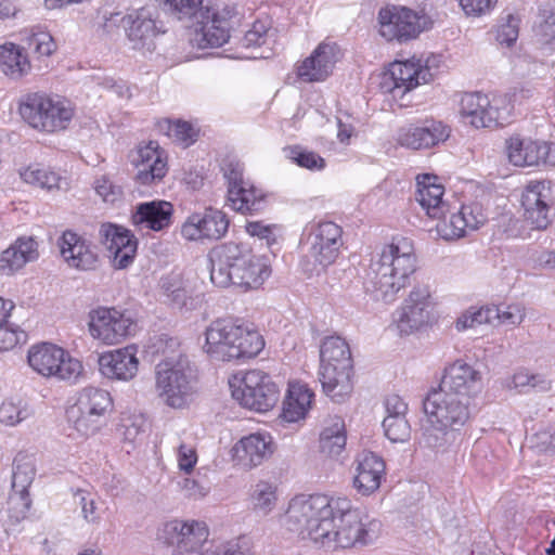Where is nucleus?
<instances>
[{
	"label": "nucleus",
	"mask_w": 555,
	"mask_h": 555,
	"mask_svg": "<svg viewBox=\"0 0 555 555\" xmlns=\"http://www.w3.org/2000/svg\"><path fill=\"white\" fill-rule=\"evenodd\" d=\"M276 501V488L272 483L259 481L250 490V508L259 516L269 515L275 508Z\"/></svg>",
	"instance_id": "43"
},
{
	"label": "nucleus",
	"mask_w": 555,
	"mask_h": 555,
	"mask_svg": "<svg viewBox=\"0 0 555 555\" xmlns=\"http://www.w3.org/2000/svg\"><path fill=\"white\" fill-rule=\"evenodd\" d=\"M68 423L81 436L95 435L104 424V418L96 415V413L81 409L78 404L74 403L66 411Z\"/></svg>",
	"instance_id": "42"
},
{
	"label": "nucleus",
	"mask_w": 555,
	"mask_h": 555,
	"mask_svg": "<svg viewBox=\"0 0 555 555\" xmlns=\"http://www.w3.org/2000/svg\"><path fill=\"white\" fill-rule=\"evenodd\" d=\"M386 437L391 442H404L409 440L411 427L405 416H386L383 421Z\"/></svg>",
	"instance_id": "51"
},
{
	"label": "nucleus",
	"mask_w": 555,
	"mask_h": 555,
	"mask_svg": "<svg viewBox=\"0 0 555 555\" xmlns=\"http://www.w3.org/2000/svg\"><path fill=\"white\" fill-rule=\"evenodd\" d=\"M415 201L434 219H441L448 210L447 203L442 199L444 189L437 183V177L423 175L417 177Z\"/></svg>",
	"instance_id": "30"
},
{
	"label": "nucleus",
	"mask_w": 555,
	"mask_h": 555,
	"mask_svg": "<svg viewBox=\"0 0 555 555\" xmlns=\"http://www.w3.org/2000/svg\"><path fill=\"white\" fill-rule=\"evenodd\" d=\"M506 386L519 389L520 391H525L526 388H532L544 392L551 390L552 383L541 374H530L528 371L521 370L511 377Z\"/></svg>",
	"instance_id": "47"
},
{
	"label": "nucleus",
	"mask_w": 555,
	"mask_h": 555,
	"mask_svg": "<svg viewBox=\"0 0 555 555\" xmlns=\"http://www.w3.org/2000/svg\"><path fill=\"white\" fill-rule=\"evenodd\" d=\"M98 364L101 374L106 378L128 382L138 373L137 347L130 345L101 353L98 357Z\"/></svg>",
	"instance_id": "24"
},
{
	"label": "nucleus",
	"mask_w": 555,
	"mask_h": 555,
	"mask_svg": "<svg viewBox=\"0 0 555 555\" xmlns=\"http://www.w3.org/2000/svg\"><path fill=\"white\" fill-rule=\"evenodd\" d=\"M157 295L164 305L182 310L192 299V292L188 281L181 273L171 272L163 275L157 284Z\"/></svg>",
	"instance_id": "32"
},
{
	"label": "nucleus",
	"mask_w": 555,
	"mask_h": 555,
	"mask_svg": "<svg viewBox=\"0 0 555 555\" xmlns=\"http://www.w3.org/2000/svg\"><path fill=\"white\" fill-rule=\"evenodd\" d=\"M343 230L332 221L319 223L312 231L310 256L322 267L332 264L343 246Z\"/></svg>",
	"instance_id": "23"
},
{
	"label": "nucleus",
	"mask_w": 555,
	"mask_h": 555,
	"mask_svg": "<svg viewBox=\"0 0 555 555\" xmlns=\"http://www.w3.org/2000/svg\"><path fill=\"white\" fill-rule=\"evenodd\" d=\"M89 332L107 345L118 344L132 335L135 324L130 315L115 308L99 307L89 313Z\"/></svg>",
	"instance_id": "15"
},
{
	"label": "nucleus",
	"mask_w": 555,
	"mask_h": 555,
	"mask_svg": "<svg viewBox=\"0 0 555 555\" xmlns=\"http://www.w3.org/2000/svg\"><path fill=\"white\" fill-rule=\"evenodd\" d=\"M230 207L243 215L262 211L267 206L266 194L249 181L234 191L228 192Z\"/></svg>",
	"instance_id": "34"
},
{
	"label": "nucleus",
	"mask_w": 555,
	"mask_h": 555,
	"mask_svg": "<svg viewBox=\"0 0 555 555\" xmlns=\"http://www.w3.org/2000/svg\"><path fill=\"white\" fill-rule=\"evenodd\" d=\"M131 163L135 168L134 179L142 185L158 184L168 172L166 152L156 141L139 146Z\"/></svg>",
	"instance_id": "18"
},
{
	"label": "nucleus",
	"mask_w": 555,
	"mask_h": 555,
	"mask_svg": "<svg viewBox=\"0 0 555 555\" xmlns=\"http://www.w3.org/2000/svg\"><path fill=\"white\" fill-rule=\"evenodd\" d=\"M74 502L80 507L81 516L86 521L90 524L99 522L100 515L98 513L95 495L92 492L77 489L74 492Z\"/></svg>",
	"instance_id": "52"
},
{
	"label": "nucleus",
	"mask_w": 555,
	"mask_h": 555,
	"mask_svg": "<svg viewBox=\"0 0 555 555\" xmlns=\"http://www.w3.org/2000/svg\"><path fill=\"white\" fill-rule=\"evenodd\" d=\"M208 537L206 526L199 521H188L179 545L185 544V547H203Z\"/></svg>",
	"instance_id": "57"
},
{
	"label": "nucleus",
	"mask_w": 555,
	"mask_h": 555,
	"mask_svg": "<svg viewBox=\"0 0 555 555\" xmlns=\"http://www.w3.org/2000/svg\"><path fill=\"white\" fill-rule=\"evenodd\" d=\"M31 410L22 399L5 400L0 405V423L7 426H15L28 418Z\"/></svg>",
	"instance_id": "48"
},
{
	"label": "nucleus",
	"mask_w": 555,
	"mask_h": 555,
	"mask_svg": "<svg viewBox=\"0 0 555 555\" xmlns=\"http://www.w3.org/2000/svg\"><path fill=\"white\" fill-rule=\"evenodd\" d=\"M38 257V243L33 237H20L2 251L0 271L8 275L13 274Z\"/></svg>",
	"instance_id": "31"
},
{
	"label": "nucleus",
	"mask_w": 555,
	"mask_h": 555,
	"mask_svg": "<svg viewBox=\"0 0 555 555\" xmlns=\"http://www.w3.org/2000/svg\"><path fill=\"white\" fill-rule=\"evenodd\" d=\"M344 56V50L336 42L323 41L297 69H331L340 64Z\"/></svg>",
	"instance_id": "38"
},
{
	"label": "nucleus",
	"mask_w": 555,
	"mask_h": 555,
	"mask_svg": "<svg viewBox=\"0 0 555 555\" xmlns=\"http://www.w3.org/2000/svg\"><path fill=\"white\" fill-rule=\"evenodd\" d=\"M506 153L509 163L519 167L555 165V145L546 141L514 135L506 140Z\"/></svg>",
	"instance_id": "17"
},
{
	"label": "nucleus",
	"mask_w": 555,
	"mask_h": 555,
	"mask_svg": "<svg viewBox=\"0 0 555 555\" xmlns=\"http://www.w3.org/2000/svg\"><path fill=\"white\" fill-rule=\"evenodd\" d=\"M288 157L302 168L309 170H322L325 167V159L312 151L305 150L300 146L289 147Z\"/></svg>",
	"instance_id": "53"
},
{
	"label": "nucleus",
	"mask_w": 555,
	"mask_h": 555,
	"mask_svg": "<svg viewBox=\"0 0 555 555\" xmlns=\"http://www.w3.org/2000/svg\"><path fill=\"white\" fill-rule=\"evenodd\" d=\"M444 217L446 215L438 219L436 225L438 235L446 241L463 237L466 233L467 223H465V218L461 216L460 211L451 214L448 220Z\"/></svg>",
	"instance_id": "49"
},
{
	"label": "nucleus",
	"mask_w": 555,
	"mask_h": 555,
	"mask_svg": "<svg viewBox=\"0 0 555 555\" xmlns=\"http://www.w3.org/2000/svg\"><path fill=\"white\" fill-rule=\"evenodd\" d=\"M232 397L238 403L256 412H267L279 401L281 388L272 377L260 370H249L241 378L230 382Z\"/></svg>",
	"instance_id": "10"
},
{
	"label": "nucleus",
	"mask_w": 555,
	"mask_h": 555,
	"mask_svg": "<svg viewBox=\"0 0 555 555\" xmlns=\"http://www.w3.org/2000/svg\"><path fill=\"white\" fill-rule=\"evenodd\" d=\"M209 260L210 280L218 287L258 288L271 272L261 257L241 243L229 242L214 247Z\"/></svg>",
	"instance_id": "3"
},
{
	"label": "nucleus",
	"mask_w": 555,
	"mask_h": 555,
	"mask_svg": "<svg viewBox=\"0 0 555 555\" xmlns=\"http://www.w3.org/2000/svg\"><path fill=\"white\" fill-rule=\"evenodd\" d=\"M28 363L42 376H54L64 380H75L82 372L79 360L69 357L63 348L49 343L31 347L28 351Z\"/></svg>",
	"instance_id": "13"
},
{
	"label": "nucleus",
	"mask_w": 555,
	"mask_h": 555,
	"mask_svg": "<svg viewBox=\"0 0 555 555\" xmlns=\"http://www.w3.org/2000/svg\"><path fill=\"white\" fill-rule=\"evenodd\" d=\"M61 256L74 269L93 270L98 263V255L91 244L70 230L65 231L59 240Z\"/></svg>",
	"instance_id": "27"
},
{
	"label": "nucleus",
	"mask_w": 555,
	"mask_h": 555,
	"mask_svg": "<svg viewBox=\"0 0 555 555\" xmlns=\"http://www.w3.org/2000/svg\"><path fill=\"white\" fill-rule=\"evenodd\" d=\"M525 309L520 305H509L504 309L500 308L498 321L500 324L518 325L525 319Z\"/></svg>",
	"instance_id": "64"
},
{
	"label": "nucleus",
	"mask_w": 555,
	"mask_h": 555,
	"mask_svg": "<svg viewBox=\"0 0 555 555\" xmlns=\"http://www.w3.org/2000/svg\"><path fill=\"white\" fill-rule=\"evenodd\" d=\"M460 114L468 118L476 128H490L499 125V113L490 104L488 96L481 92H467L460 95Z\"/></svg>",
	"instance_id": "29"
},
{
	"label": "nucleus",
	"mask_w": 555,
	"mask_h": 555,
	"mask_svg": "<svg viewBox=\"0 0 555 555\" xmlns=\"http://www.w3.org/2000/svg\"><path fill=\"white\" fill-rule=\"evenodd\" d=\"M428 426L423 434L426 447L444 450L453 444L470 418V402L430 389L423 400Z\"/></svg>",
	"instance_id": "5"
},
{
	"label": "nucleus",
	"mask_w": 555,
	"mask_h": 555,
	"mask_svg": "<svg viewBox=\"0 0 555 555\" xmlns=\"http://www.w3.org/2000/svg\"><path fill=\"white\" fill-rule=\"evenodd\" d=\"M75 113V104L59 94L31 93L20 105V114L24 121L46 133L66 130Z\"/></svg>",
	"instance_id": "8"
},
{
	"label": "nucleus",
	"mask_w": 555,
	"mask_h": 555,
	"mask_svg": "<svg viewBox=\"0 0 555 555\" xmlns=\"http://www.w3.org/2000/svg\"><path fill=\"white\" fill-rule=\"evenodd\" d=\"M99 238L113 254V264L116 269H125L133 261L138 242L130 230L113 223H103L99 230Z\"/></svg>",
	"instance_id": "22"
},
{
	"label": "nucleus",
	"mask_w": 555,
	"mask_h": 555,
	"mask_svg": "<svg viewBox=\"0 0 555 555\" xmlns=\"http://www.w3.org/2000/svg\"><path fill=\"white\" fill-rule=\"evenodd\" d=\"M519 18L508 14L506 18L498 25L495 39L501 46L512 47L519 35Z\"/></svg>",
	"instance_id": "55"
},
{
	"label": "nucleus",
	"mask_w": 555,
	"mask_h": 555,
	"mask_svg": "<svg viewBox=\"0 0 555 555\" xmlns=\"http://www.w3.org/2000/svg\"><path fill=\"white\" fill-rule=\"evenodd\" d=\"M95 193L107 204H116L122 198L121 186L115 184L107 176H101L93 182Z\"/></svg>",
	"instance_id": "58"
},
{
	"label": "nucleus",
	"mask_w": 555,
	"mask_h": 555,
	"mask_svg": "<svg viewBox=\"0 0 555 555\" xmlns=\"http://www.w3.org/2000/svg\"><path fill=\"white\" fill-rule=\"evenodd\" d=\"M29 65L27 54L24 48L13 43L4 42L0 44V66L8 69H24Z\"/></svg>",
	"instance_id": "50"
},
{
	"label": "nucleus",
	"mask_w": 555,
	"mask_h": 555,
	"mask_svg": "<svg viewBox=\"0 0 555 555\" xmlns=\"http://www.w3.org/2000/svg\"><path fill=\"white\" fill-rule=\"evenodd\" d=\"M320 366H332L338 369L351 367V353L348 344L340 337H327L320 349Z\"/></svg>",
	"instance_id": "39"
},
{
	"label": "nucleus",
	"mask_w": 555,
	"mask_h": 555,
	"mask_svg": "<svg viewBox=\"0 0 555 555\" xmlns=\"http://www.w3.org/2000/svg\"><path fill=\"white\" fill-rule=\"evenodd\" d=\"M263 346L264 341L255 328L230 320H217L206 330L205 351L217 361L250 359Z\"/></svg>",
	"instance_id": "7"
},
{
	"label": "nucleus",
	"mask_w": 555,
	"mask_h": 555,
	"mask_svg": "<svg viewBox=\"0 0 555 555\" xmlns=\"http://www.w3.org/2000/svg\"><path fill=\"white\" fill-rule=\"evenodd\" d=\"M165 357L155 367V389L157 397L173 409L186 406L196 392V375L186 356L179 350L177 338L162 336Z\"/></svg>",
	"instance_id": "4"
},
{
	"label": "nucleus",
	"mask_w": 555,
	"mask_h": 555,
	"mask_svg": "<svg viewBox=\"0 0 555 555\" xmlns=\"http://www.w3.org/2000/svg\"><path fill=\"white\" fill-rule=\"evenodd\" d=\"M524 217L534 229H546L555 210V185L550 180L530 181L521 195Z\"/></svg>",
	"instance_id": "14"
},
{
	"label": "nucleus",
	"mask_w": 555,
	"mask_h": 555,
	"mask_svg": "<svg viewBox=\"0 0 555 555\" xmlns=\"http://www.w3.org/2000/svg\"><path fill=\"white\" fill-rule=\"evenodd\" d=\"M541 35L550 42L555 44V5H546L539 10Z\"/></svg>",
	"instance_id": "59"
},
{
	"label": "nucleus",
	"mask_w": 555,
	"mask_h": 555,
	"mask_svg": "<svg viewBox=\"0 0 555 555\" xmlns=\"http://www.w3.org/2000/svg\"><path fill=\"white\" fill-rule=\"evenodd\" d=\"M430 80H433L431 72H383L380 86L385 92H400L403 95L421 83H427Z\"/></svg>",
	"instance_id": "37"
},
{
	"label": "nucleus",
	"mask_w": 555,
	"mask_h": 555,
	"mask_svg": "<svg viewBox=\"0 0 555 555\" xmlns=\"http://www.w3.org/2000/svg\"><path fill=\"white\" fill-rule=\"evenodd\" d=\"M221 170L228 182V192L234 191L247 182L244 179V165L236 158H225L222 163Z\"/></svg>",
	"instance_id": "56"
},
{
	"label": "nucleus",
	"mask_w": 555,
	"mask_h": 555,
	"mask_svg": "<svg viewBox=\"0 0 555 555\" xmlns=\"http://www.w3.org/2000/svg\"><path fill=\"white\" fill-rule=\"evenodd\" d=\"M416 269L417 259L412 242L405 237H396L372 258L367 289L376 300L392 302L398 293L409 284L410 276Z\"/></svg>",
	"instance_id": "2"
},
{
	"label": "nucleus",
	"mask_w": 555,
	"mask_h": 555,
	"mask_svg": "<svg viewBox=\"0 0 555 555\" xmlns=\"http://www.w3.org/2000/svg\"><path fill=\"white\" fill-rule=\"evenodd\" d=\"M285 526L325 551L372 543L380 531L376 519L363 524L348 499L325 494L293 498L285 513Z\"/></svg>",
	"instance_id": "1"
},
{
	"label": "nucleus",
	"mask_w": 555,
	"mask_h": 555,
	"mask_svg": "<svg viewBox=\"0 0 555 555\" xmlns=\"http://www.w3.org/2000/svg\"><path fill=\"white\" fill-rule=\"evenodd\" d=\"M275 42V29L272 28L271 22L266 20H257L251 28L246 31L244 38H243V44L244 47L248 48H261L263 46H267V50L262 52L251 53V54H245L242 55V59H251V60H258V59H268L271 55V46Z\"/></svg>",
	"instance_id": "36"
},
{
	"label": "nucleus",
	"mask_w": 555,
	"mask_h": 555,
	"mask_svg": "<svg viewBox=\"0 0 555 555\" xmlns=\"http://www.w3.org/2000/svg\"><path fill=\"white\" fill-rule=\"evenodd\" d=\"M173 206L166 201L140 203L131 214V222L139 232H159L171 224Z\"/></svg>",
	"instance_id": "26"
},
{
	"label": "nucleus",
	"mask_w": 555,
	"mask_h": 555,
	"mask_svg": "<svg viewBox=\"0 0 555 555\" xmlns=\"http://www.w3.org/2000/svg\"><path fill=\"white\" fill-rule=\"evenodd\" d=\"M379 35L387 41L400 43L416 39L431 28L433 20L422 11L389 4L378 11Z\"/></svg>",
	"instance_id": "11"
},
{
	"label": "nucleus",
	"mask_w": 555,
	"mask_h": 555,
	"mask_svg": "<svg viewBox=\"0 0 555 555\" xmlns=\"http://www.w3.org/2000/svg\"><path fill=\"white\" fill-rule=\"evenodd\" d=\"M29 46L35 47L36 53L39 55L48 56L51 55L55 49V42L51 35L47 33H33L28 37Z\"/></svg>",
	"instance_id": "61"
},
{
	"label": "nucleus",
	"mask_w": 555,
	"mask_h": 555,
	"mask_svg": "<svg viewBox=\"0 0 555 555\" xmlns=\"http://www.w3.org/2000/svg\"><path fill=\"white\" fill-rule=\"evenodd\" d=\"M459 211L465 218V223H467L469 230H477L487 221V217L478 204L464 205Z\"/></svg>",
	"instance_id": "62"
},
{
	"label": "nucleus",
	"mask_w": 555,
	"mask_h": 555,
	"mask_svg": "<svg viewBox=\"0 0 555 555\" xmlns=\"http://www.w3.org/2000/svg\"><path fill=\"white\" fill-rule=\"evenodd\" d=\"M36 476V465L33 455L18 453L13 462L12 493L9 504L16 509L17 517H25L31 505L28 488Z\"/></svg>",
	"instance_id": "21"
},
{
	"label": "nucleus",
	"mask_w": 555,
	"mask_h": 555,
	"mask_svg": "<svg viewBox=\"0 0 555 555\" xmlns=\"http://www.w3.org/2000/svg\"><path fill=\"white\" fill-rule=\"evenodd\" d=\"M451 134V127L434 117L398 129L396 142L410 150H428L446 142Z\"/></svg>",
	"instance_id": "16"
},
{
	"label": "nucleus",
	"mask_w": 555,
	"mask_h": 555,
	"mask_svg": "<svg viewBox=\"0 0 555 555\" xmlns=\"http://www.w3.org/2000/svg\"><path fill=\"white\" fill-rule=\"evenodd\" d=\"M436 299L429 282L413 285L402 305L393 312L392 323L400 335L409 336L429 326Z\"/></svg>",
	"instance_id": "9"
},
{
	"label": "nucleus",
	"mask_w": 555,
	"mask_h": 555,
	"mask_svg": "<svg viewBox=\"0 0 555 555\" xmlns=\"http://www.w3.org/2000/svg\"><path fill=\"white\" fill-rule=\"evenodd\" d=\"M156 127L159 132L166 134L184 147L192 144L196 138L195 130L188 121L163 119L157 121Z\"/></svg>",
	"instance_id": "45"
},
{
	"label": "nucleus",
	"mask_w": 555,
	"mask_h": 555,
	"mask_svg": "<svg viewBox=\"0 0 555 555\" xmlns=\"http://www.w3.org/2000/svg\"><path fill=\"white\" fill-rule=\"evenodd\" d=\"M313 396L306 385L291 383L283 402V418L287 422H297L304 418L311 406Z\"/></svg>",
	"instance_id": "35"
},
{
	"label": "nucleus",
	"mask_w": 555,
	"mask_h": 555,
	"mask_svg": "<svg viewBox=\"0 0 555 555\" xmlns=\"http://www.w3.org/2000/svg\"><path fill=\"white\" fill-rule=\"evenodd\" d=\"M188 521L173 519L164 524L162 528L160 538L165 540L167 544L176 545L178 547L179 540H181Z\"/></svg>",
	"instance_id": "60"
},
{
	"label": "nucleus",
	"mask_w": 555,
	"mask_h": 555,
	"mask_svg": "<svg viewBox=\"0 0 555 555\" xmlns=\"http://www.w3.org/2000/svg\"><path fill=\"white\" fill-rule=\"evenodd\" d=\"M229 229V219L221 210L207 208L204 212L192 214L181 227V234L188 241L220 240Z\"/></svg>",
	"instance_id": "19"
},
{
	"label": "nucleus",
	"mask_w": 555,
	"mask_h": 555,
	"mask_svg": "<svg viewBox=\"0 0 555 555\" xmlns=\"http://www.w3.org/2000/svg\"><path fill=\"white\" fill-rule=\"evenodd\" d=\"M447 395L472 401V397L480 389V374L473 366L456 361L446 369L438 388Z\"/></svg>",
	"instance_id": "20"
},
{
	"label": "nucleus",
	"mask_w": 555,
	"mask_h": 555,
	"mask_svg": "<svg viewBox=\"0 0 555 555\" xmlns=\"http://www.w3.org/2000/svg\"><path fill=\"white\" fill-rule=\"evenodd\" d=\"M145 428L146 420L142 414H128L121 417L118 430L124 440L134 442Z\"/></svg>",
	"instance_id": "54"
},
{
	"label": "nucleus",
	"mask_w": 555,
	"mask_h": 555,
	"mask_svg": "<svg viewBox=\"0 0 555 555\" xmlns=\"http://www.w3.org/2000/svg\"><path fill=\"white\" fill-rule=\"evenodd\" d=\"M104 18L106 27L112 25L121 26L135 50L154 51L156 47L155 39L165 33L163 24L156 21L155 13L146 8L126 15L120 12H113Z\"/></svg>",
	"instance_id": "12"
},
{
	"label": "nucleus",
	"mask_w": 555,
	"mask_h": 555,
	"mask_svg": "<svg viewBox=\"0 0 555 555\" xmlns=\"http://www.w3.org/2000/svg\"><path fill=\"white\" fill-rule=\"evenodd\" d=\"M531 440L539 451L555 452V424L538 431Z\"/></svg>",
	"instance_id": "63"
},
{
	"label": "nucleus",
	"mask_w": 555,
	"mask_h": 555,
	"mask_svg": "<svg viewBox=\"0 0 555 555\" xmlns=\"http://www.w3.org/2000/svg\"><path fill=\"white\" fill-rule=\"evenodd\" d=\"M351 373L352 366L344 370L334 364L320 366L319 378L325 395L335 402H343L353 389Z\"/></svg>",
	"instance_id": "33"
},
{
	"label": "nucleus",
	"mask_w": 555,
	"mask_h": 555,
	"mask_svg": "<svg viewBox=\"0 0 555 555\" xmlns=\"http://www.w3.org/2000/svg\"><path fill=\"white\" fill-rule=\"evenodd\" d=\"M346 446L345 423L341 417L335 416L331 420L320 436L321 451L328 456H337Z\"/></svg>",
	"instance_id": "41"
},
{
	"label": "nucleus",
	"mask_w": 555,
	"mask_h": 555,
	"mask_svg": "<svg viewBox=\"0 0 555 555\" xmlns=\"http://www.w3.org/2000/svg\"><path fill=\"white\" fill-rule=\"evenodd\" d=\"M75 403L83 410L96 413L102 418H105V415L113 406L109 392L96 387L81 389Z\"/></svg>",
	"instance_id": "40"
},
{
	"label": "nucleus",
	"mask_w": 555,
	"mask_h": 555,
	"mask_svg": "<svg viewBox=\"0 0 555 555\" xmlns=\"http://www.w3.org/2000/svg\"><path fill=\"white\" fill-rule=\"evenodd\" d=\"M273 454V442L269 435L250 434L241 438L232 448L233 460L245 469L260 465Z\"/></svg>",
	"instance_id": "28"
},
{
	"label": "nucleus",
	"mask_w": 555,
	"mask_h": 555,
	"mask_svg": "<svg viewBox=\"0 0 555 555\" xmlns=\"http://www.w3.org/2000/svg\"><path fill=\"white\" fill-rule=\"evenodd\" d=\"M386 476V464L382 456L371 451L361 452L356 460L353 488L361 495L375 493Z\"/></svg>",
	"instance_id": "25"
},
{
	"label": "nucleus",
	"mask_w": 555,
	"mask_h": 555,
	"mask_svg": "<svg viewBox=\"0 0 555 555\" xmlns=\"http://www.w3.org/2000/svg\"><path fill=\"white\" fill-rule=\"evenodd\" d=\"M21 178L29 184L48 191L60 190L62 178L49 168L31 165L20 172Z\"/></svg>",
	"instance_id": "44"
},
{
	"label": "nucleus",
	"mask_w": 555,
	"mask_h": 555,
	"mask_svg": "<svg viewBox=\"0 0 555 555\" xmlns=\"http://www.w3.org/2000/svg\"><path fill=\"white\" fill-rule=\"evenodd\" d=\"M169 15L193 28V41L201 49L218 48L230 38L231 11L219 10L210 0H164Z\"/></svg>",
	"instance_id": "6"
},
{
	"label": "nucleus",
	"mask_w": 555,
	"mask_h": 555,
	"mask_svg": "<svg viewBox=\"0 0 555 555\" xmlns=\"http://www.w3.org/2000/svg\"><path fill=\"white\" fill-rule=\"evenodd\" d=\"M404 65L409 69H437L439 67H450V57L443 53H428L424 59L423 56H412L405 61L396 59L393 62L384 66V69H391L393 65Z\"/></svg>",
	"instance_id": "46"
}]
</instances>
